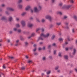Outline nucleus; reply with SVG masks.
I'll return each instance as SVG.
<instances>
[{
	"label": "nucleus",
	"mask_w": 77,
	"mask_h": 77,
	"mask_svg": "<svg viewBox=\"0 0 77 77\" xmlns=\"http://www.w3.org/2000/svg\"><path fill=\"white\" fill-rule=\"evenodd\" d=\"M59 56H60V57H61V53H59Z\"/></svg>",
	"instance_id": "35"
},
{
	"label": "nucleus",
	"mask_w": 77,
	"mask_h": 77,
	"mask_svg": "<svg viewBox=\"0 0 77 77\" xmlns=\"http://www.w3.org/2000/svg\"><path fill=\"white\" fill-rule=\"evenodd\" d=\"M51 72V71L50 70H49V71H48L46 73L48 75L49 74H50V73Z\"/></svg>",
	"instance_id": "14"
},
{
	"label": "nucleus",
	"mask_w": 77,
	"mask_h": 77,
	"mask_svg": "<svg viewBox=\"0 0 77 77\" xmlns=\"http://www.w3.org/2000/svg\"><path fill=\"white\" fill-rule=\"evenodd\" d=\"M25 44L26 45H27V44H28V43L27 42H25Z\"/></svg>",
	"instance_id": "44"
},
{
	"label": "nucleus",
	"mask_w": 77,
	"mask_h": 77,
	"mask_svg": "<svg viewBox=\"0 0 77 77\" xmlns=\"http://www.w3.org/2000/svg\"><path fill=\"white\" fill-rule=\"evenodd\" d=\"M75 71L77 72V69H75Z\"/></svg>",
	"instance_id": "64"
},
{
	"label": "nucleus",
	"mask_w": 77,
	"mask_h": 77,
	"mask_svg": "<svg viewBox=\"0 0 77 77\" xmlns=\"http://www.w3.org/2000/svg\"><path fill=\"white\" fill-rule=\"evenodd\" d=\"M25 57L26 58V59H28V58H29V57H28L27 55Z\"/></svg>",
	"instance_id": "48"
},
{
	"label": "nucleus",
	"mask_w": 77,
	"mask_h": 77,
	"mask_svg": "<svg viewBox=\"0 0 77 77\" xmlns=\"http://www.w3.org/2000/svg\"><path fill=\"white\" fill-rule=\"evenodd\" d=\"M42 49L41 48H38V50H39V51L41 50Z\"/></svg>",
	"instance_id": "52"
},
{
	"label": "nucleus",
	"mask_w": 77,
	"mask_h": 77,
	"mask_svg": "<svg viewBox=\"0 0 77 77\" xmlns=\"http://www.w3.org/2000/svg\"><path fill=\"white\" fill-rule=\"evenodd\" d=\"M17 30V29L16 28H14V31H16Z\"/></svg>",
	"instance_id": "37"
},
{
	"label": "nucleus",
	"mask_w": 77,
	"mask_h": 77,
	"mask_svg": "<svg viewBox=\"0 0 77 77\" xmlns=\"http://www.w3.org/2000/svg\"><path fill=\"white\" fill-rule=\"evenodd\" d=\"M45 18H46V19H48L50 21H51V17L49 16H46L45 17Z\"/></svg>",
	"instance_id": "3"
},
{
	"label": "nucleus",
	"mask_w": 77,
	"mask_h": 77,
	"mask_svg": "<svg viewBox=\"0 0 77 77\" xmlns=\"http://www.w3.org/2000/svg\"><path fill=\"white\" fill-rule=\"evenodd\" d=\"M74 18H75V20L77 21V17L76 16H74Z\"/></svg>",
	"instance_id": "23"
},
{
	"label": "nucleus",
	"mask_w": 77,
	"mask_h": 77,
	"mask_svg": "<svg viewBox=\"0 0 77 77\" xmlns=\"http://www.w3.org/2000/svg\"><path fill=\"white\" fill-rule=\"evenodd\" d=\"M16 19L17 21H18L19 20V18H16Z\"/></svg>",
	"instance_id": "50"
},
{
	"label": "nucleus",
	"mask_w": 77,
	"mask_h": 77,
	"mask_svg": "<svg viewBox=\"0 0 77 77\" xmlns=\"http://www.w3.org/2000/svg\"><path fill=\"white\" fill-rule=\"evenodd\" d=\"M56 24L57 25V26H59L61 24V23H60V22L57 23Z\"/></svg>",
	"instance_id": "17"
},
{
	"label": "nucleus",
	"mask_w": 77,
	"mask_h": 77,
	"mask_svg": "<svg viewBox=\"0 0 77 77\" xmlns=\"http://www.w3.org/2000/svg\"><path fill=\"white\" fill-rule=\"evenodd\" d=\"M56 45V44L55 43H53L52 45L53 46H55Z\"/></svg>",
	"instance_id": "49"
},
{
	"label": "nucleus",
	"mask_w": 77,
	"mask_h": 77,
	"mask_svg": "<svg viewBox=\"0 0 77 77\" xmlns=\"http://www.w3.org/2000/svg\"><path fill=\"white\" fill-rule=\"evenodd\" d=\"M8 57H9V58H10V59H14V57H13L9 56Z\"/></svg>",
	"instance_id": "22"
},
{
	"label": "nucleus",
	"mask_w": 77,
	"mask_h": 77,
	"mask_svg": "<svg viewBox=\"0 0 77 77\" xmlns=\"http://www.w3.org/2000/svg\"><path fill=\"white\" fill-rule=\"evenodd\" d=\"M67 41H70V40L69 39V38H67Z\"/></svg>",
	"instance_id": "61"
},
{
	"label": "nucleus",
	"mask_w": 77,
	"mask_h": 77,
	"mask_svg": "<svg viewBox=\"0 0 77 77\" xmlns=\"http://www.w3.org/2000/svg\"><path fill=\"white\" fill-rule=\"evenodd\" d=\"M18 42H19V40H17L16 41V43H18Z\"/></svg>",
	"instance_id": "46"
},
{
	"label": "nucleus",
	"mask_w": 77,
	"mask_h": 77,
	"mask_svg": "<svg viewBox=\"0 0 77 77\" xmlns=\"http://www.w3.org/2000/svg\"><path fill=\"white\" fill-rule=\"evenodd\" d=\"M57 72H60V70H58L57 71Z\"/></svg>",
	"instance_id": "63"
},
{
	"label": "nucleus",
	"mask_w": 77,
	"mask_h": 77,
	"mask_svg": "<svg viewBox=\"0 0 77 77\" xmlns=\"http://www.w3.org/2000/svg\"><path fill=\"white\" fill-rule=\"evenodd\" d=\"M58 14H60V15H62V13L60 12H58Z\"/></svg>",
	"instance_id": "27"
},
{
	"label": "nucleus",
	"mask_w": 77,
	"mask_h": 77,
	"mask_svg": "<svg viewBox=\"0 0 77 77\" xmlns=\"http://www.w3.org/2000/svg\"><path fill=\"white\" fill-rule=\"evenodd\" d=\"M70 8V6L69 5H65L62 8V9H68Z\"/></svg>",
	"instance_id": "2"
},
{
	"label": "nucleus",
	"mask_w": 77,
	"mask_h": 77,
	"mask_svg": "<svg viewBox=\"0 0 77 77\" xmlns=\"http://www.w3.org/2000/svg\"><path fill=\"white\" fill-rule=\"evenodd\" d=\"M66 42H65V44L66 45L67 44H68V43L67 42V40L66 39Z\"/></svg>",
	"instance_id": "26"
},
{
	"label": "nucleus",
	"mask_w": 77,
	"mask_h": 77,
	"mask_svg": "<svg viewBox=\"0 0 77 77\" xmlns=\"http://www.w3.org/2000/svg\"><path fill=\"white\" fill-rule=\"evenodd\" d=\"M33 51H35L36 50V48H35L34 49H33Z\"/></svg>",
	"instance_id": "36"
},
{
	"label": "nucleus",
	"mask_w": 77,
	"mask_h": 77,
	"mask_svg": "<svg viewBox=\"0 0 77 77\" xmlns=\"http://www.w3.org/2000/svg\"><path fill=\"white\" fill-rule=\"evenodd\" d=\"M30 8V6H28L25 8V10L26 11H28L29 10V9Z\"/></svg>",
	"instance_id": "7"
},
{
	"label": "nucleus",
	"mask_w": 77,
	"mask_h": 77,
	"mask_svg": "<svg viewBox=\"0 0 77 77\" xmlns=\"http://www.w3.org/2000/svg\"><path fill=\"white\" fill-rule=\"evenodd\" d=\"M52 3H54V0H52Z\"/></svg>",
	"instance_id": "58"
},
{
	"label": "nucleus",
	"mask_w": 77,
	"mask_h": 77,
	"mask_svg": "<svg viewBox=\"0 0 77 77\" xmlns=\"http://www.w3.org/2000/svg\"><path fill=\"white\" fill-rule=\"evenodd\" d=\"M40 28H38L36 29V32H38L39 30H40Z\"/></svg>",
	"instance_id": "20"
},
{
	"label": "nucleus",
	"mask_w": 77,
	"mask_h": 77,
	"mask_svg": "<svg viewBox=\"0 0 77 77\" xmlns=\"http://www.w3.org/2000/svg\"><path fill=\"white\" fill-rule=\"evenodd\" d=\"M59 68V66H57L55 67V70H57V69H58Z\"/></svg>",
	"instance_id": "9"
},
{
	"label": "nucleus",
	"mask_w": 77,
	"mask_h": 77,
	"mask_svg": "<svg viewBox=\"0 0 77 77\" xmlns=\"http://www.w3.org/2000/svg\"><path fill=\"white\" fill-rule=\"evenodd\" d=\"M70 2L72 3H74V1H73V0H71Z\"/></svg>",
	"instance_id": "33"
},
{
	"label": "nucleus",
	"mask_w": 77,
	"mask_h": 77,
	"mask_svg": "<svg viewBox=\"0 0 77 77\" xmlns=\"http://www.w3.org/2000/svg\"><path fill=\"white\" fill-rule=\"evenodd\" d=\"M22 2V0H19L18 3H21Z\"/></svg>",
	"instance_id": "30"
},
{
	"label": "nucleus",
	"mask_w": 77,
	"mask_h": 77,
	"mask_svg": "<svg viewBox=\"0 0 77 77\" xmlns=\"http://www.w3.org/2000/svg\"><path fill=\"white\" fill-rule=\"evenodd\" d=\"M64 58H65L66 59H68V56L65 55L64 56Z\"/></svg>",
	"instance_id": "16"
},
{
	"label": "nucleus",
	"mask_w": 77,
	"mask_h": 77,
	"mask_svg": "<svg viewBox=\"0 0 77 77\" xmlns=\"http://www.w3.org/2000/svg\"><path fill=\"white\" fill-rule=\"evenodd\" d=\"M59 40L60 41H63V39L61 38H59Z\"/></svg>",
	"instance_id": "18"
},
{
	"label": "nucleus",
	"mask_w": 77,
	"mask_h": 77,
	"mask_svg": "<svg viewBox=\"0 0 77 77\" xmlns=\"http://www.w3.org/2000/svg\"><path fill=\"white\" fill-rule=\"evenodd\" d=\"M6 18L5 17H2L1 18L2 20H6Z\"/></svg>",
	"instance_id": "11"
},
{
	"label": "nucleus",
	"mask_w": 77,
	"mask_h": 77,
	"mask_svg": "<svg viewBox=\"0 0 77 77\" xmlns=\"http://www.w3.org/2000/svg\"><path fill=\"white\" fill-rule=\"evenodd\" d=\"M68 48H66V51H68Z\"/></svg>",
	"instance_id": "56"
},
{
	"label": "nucleus",
	"mask_w": 77,
	"mask_h": 77,
	"mask_svg": "<svg viewBox=\"0 0 77 77\" xmlns=\"http://www.w3.org/2000/svg\"><path fill=\"white\" fill-rule=\"evenodd\" d=\"M7 9L8 11H14V9L11 8H7Z\"/></svg>",
	"instance_id": "6"
},
{
	"label": "nucleus",
	"mask_w": 77,
	"mask_h": 77,
	"mask_svg": "<svg viewBox=\"0 0 77 77\" xmlns=\"http://www.w3.org/2000/svg\"><path fill=\"white\" fill-rule=\"evenodd\" d=\"M56 51L54 50V54H56Z\"/></svg>",
	"instance_id": "39"
},
{
	"label": "nucleus",
	"mask_w": 77,
	"mask_h": 77,
	"mask_svg": "<svg viewBox=\"0 0 77 77\" xmlns=\"http://www.w3.org/2000/svg\"><path fill=\"white\" fill-rule=\"evenodd\" d=\"M46 59V58H45V57H43V58H42V60H45Z\"/></svg>",
	"instance_id": "15"
},
{
	"label": "nucleus",
	"mask_w": 77,
	"mask_h": 77,
	"mask_svg": "<svg viewBox=\"0 0 77 77\" xmlns=\"http://www.w3.org/2000/svg\"><path fill=\"white\" fill-rule=\"evenodd\" d=\"M35 33H32L31 34V36H35Z\"/></svg>",
	"instance_id": "24"
},
{
	"label": "nucleus",
	"mask_w": 77,
	"mask_h": 77,
	"mask_svg": "<svg viewBox=\"0 0 77 77\" xmlns=\"http://www.w3.org/2000/svg\"><path fill=\"white\" fill-rule=\"evenodd\" d=\"M10 34H11V33H12V31H10Z\"/></svg>",
	"instance_id": "57"
},
{
	"label": "nucleus",
	"mask_w": 77,
	"mask_h": 77,
	"mask_svg": "<svg viewBox=\"0 0 77 77\" xmlns=\"http://www.w3.org/2000/svg\"><path fill=\"white\" fill-rule=\"evenodd\" d=\"M34 54L35 55H36L38 54H37L36 53H34Z\"/></svg>",
	"instance_id": "60"
},
{
	"label": "nucleus",
	"mask_w": 77,
	"mask_h": 77,
	"mask_svg": "<svg viewBox=\"0 0 77 77\" xmlns=\"http://www.w3.org/2000/svg\"><path fill=\"white\" fill-rule=\"evenodd\" d=\"M32 60H29L28 61V63H32Z\"/></svg>",
	"instance_id": "34"
},
{
	"label": "nucleus",
	"mask_w": 77,
	"mask_h": 77,
	"mask_svg": "<svg viewBox=\"0 0 77 77\" xmlns=\"http://www.w3.org/2000/svg\"><path fill=\"white\" fill-rule=\"evenodd\" d=\"M49 35L50 34L48 33L47 34L45 35H44L43 33H42L40 35V37L38 38V41H38L39 40H42V41H43L44 38L48 37Z\"/></svg>",
	"instance_id": "1"
},
{
	"label": "nucleus",
	"mask_w": 77,
	"mask_h": 77,
	"mask_svg": "<svg viewBox=\"0 0 77 77\" xmlns=\"http://www.w3.org/2000/svg\"><path fill=\"white\" fill-rule=\"evenodd\" d=\"M51 47V45H49V46H48V48H50Z\"/></svg>",
	"instance_id": "43"
},
{
	"label": "nucleus",
	"mask_w": 77,
	"mask_h": 77,
	"mask_svg": "<svg viewBox=\"0 0 77 77\" xmlns=\"http://www.w3.org/2000/svg\"><path fill=\"white\" fill-rule=\"evenodd\" d=\"M37 21H38V22H39V19H37Z\"/></svg>",
	"instance_id": "54"
},
{
	"label": "nucleus",
	"mask_w": 77,
	"mask_h": 77,
	"mask_svg": "<svg viewBox=\"0 0 77 77\" xmlns=\"http://www.w3.org/2000/svg\"><path fill=\"white\" fill-rule=\"evenodd\" d=\"M3 68H4V69H5V68H6V67L5 66V65H3Z\"/></svg>",
	"instance_id": "40"
},
{
	"label": "nucleus",
	"mask_w": 77,
	"mask_h": 77,
	"mask_svg": "<svg viewBox=\"0 0 77 77\" xmlns=\"http://www.w3.org/2000/svg\"><path fill=\"white\" fill-rule=\"evenodd\" d=\"M19 8H22V5H19Z\"/></svg>",
	"instance_id": "31"
},
{
	"label": "nucleus",
	"mask_w": 77,
	"mask_h": 77,
	"mask_svg": "<svg viewBox=\"0 0 77 77\" xmlns=\"http://www.w3.org/2000/svg\"><path fill=\"white\" fill-rule=\"evenodd\" d=\"M54 38H55V36L54 35H53L51 38V39H54Z\"/></svg>",
	"instance_id": "19"
},
{
	"label": "nucleus",
	"mask_w": 77,
	"mask_h": 77,
	"mask_svg": "<svg viewBox=\"0 0 77 77\" xmlns=\"http://www.w3.org/2000/svg\"><path fill=\"white\" fill-rule=\"evenodd\" d=\"M65 25H68V23H65Z\"/></svg>",
	"instance_id": "62"
},
{
	"label": "nucleus",
	"mask_w": 77,
	"mask_h": 77,
	"mask_svg": "<svg viewBox=\"0 0 77 77\" xmlns=\"http://www.w3.org/2000/svg\"><path fill=\"white\" fill-rule=\"evenodd\" d=\"M41 30L42 32H44V29L43 28L41 29Z\"/></svg>",
	"instance_id": "38"
},
{
	"label": "nucleus",
	"mask_w": 77,
	"mask_h": 77,
	"mask_svg": "<svg viewBox=\"0 0 77 77\" xmlns=\"http://www.w3.org/2000/svg\"><path fill=\"white\" fill-rule=\"evenodd\" d=\"M21 24H22L23 27H24L26 26V23L25 21H22L21 22Z\"/></svg>",
	"instance_id": "5"
},
{
	"label": "nucleus",
	"mask_w": 77,
	"mask_h": 77,
	"mask_svg": "<svg viewBox=\"0 0 77 77\" xmlns=\"http://www.w3.org/2000/svg\"><path fill=\"white\" fill-rule=\"evenodd\" d=\"M26 14V12H23V13L22 14V16H23V15H25V14Z\"/></svg>",
	"instance_id": "25"
},
{
	"label": "nucleus",
	"mask_w": 77,
	"mask_h": 77,
	"mask_svg": "<svg viewBox=\"0 0 77 77\" xmlns=\"http://www.w3.org/2000/svg\"><path fill=\"white\" fill-rule=\"evenodd\" d=\"M43 50H45V47H43Z\"/></svg>",
	"instance_id": "51"
},
{
	"label": "nucleus",
	"mask_w": 77,
	"mask_h": 77,
	"mask_svg": "<svg viewBox=\"0 0 77 77\" xmlns=\"http://www.w3.org/2000/svg\"><path fill=\"white\" fill-rule=\"evenodd\" d=\"M76 50H75V49H73V55H74V54H75V51H76Z\"/></svg>",
	"instance_id": "10"
},
{
	"label": "nucleus",
	"mask_w": 77,
	"mask_h": 77,
	"mask_svg": "<svg viewBox=\"0 0 77 77\" xmlns=\"http://www.w3.org/2000/svg\"><path fill=\"white\" fill-rule=\"evenodd\" d=\"M21 69H22V70H24L25 69V68H24V67H22L21 68Z\"/></svg>",
	"instance_id": "32"
},
{
	"label": "nucleus",
	"mask_w": 77,
	"mask_h": 77,
	"mask_svg": "<svg viewBox=\"0 0 77 77\" xmlns=\"http://www.w3.org/2000/svg\"><path fill=\"white\" fill-rule=\"evenodd\" d=\"M34 11L35 12H39V10H38V8H37V7H35L34 8Z\"/></svg>",
	"instance_id": "4"
},
{
	"label": "nucleus",
	"mask_w": 77,
	"mask_h": 77,
	"mask_svg": "<svg viewBox=\"0 0 77 77\" xmlns=\"http://www.w3.org/2000/svg\"><path fill=\"white\" fill-rule=\"evenodd\" d=\"M28 26L29 27H32V26H33V24L31 23H28Z\"/></svg>",
	"instance_id": "8"
},
{
	"label": "nucleus",
	"mask_w": 77,
	"mask_h": 77,
	"mask_svg": "<svg viewBox=\"0 0 77 77\" xmlns=\"http://www.w3.org/2000/svg\"><path fill=\"white\" fill-rule=\"evenodd\" d=\"M16 26L17 27H20V25H19V24H17L16 25Z\"/></svg>",
	"instance_id": "12"
},
{
	"label": "nucleus",
	"mask_w": 77,
	"mask_h": 77,
	"mask_svg": "<svg viewBox=\"0 0 77 77\" xmlns=\"http://www.w3.org/2000/svg\"><path fill=\"white\" fill-rule=\"evenodd\" d=\"M42 23H44V22H45V20H44V19H42Z\"/></svg>",
	"instance_id": "29"
},
{
	"label": "nucleus",
	"mask_w": 77,
	"mask_h": 77,
	"mask_svg": "<svg viewBox=\"0 0 77 77\" xmlns=\"http://www.w3.org/2000/svg\"><path fill=\"white\" fill-rule=\"evenodd\" d=\"M17 31L18 32H21V30L20 29L18 30Z\"/></svg>",
	"instance_id": "41"
},
{
	"label": "nucleus",
	"mask_w": 77,
	"mask_h": 77,
	"mask_svg": "<svg viewBox=\"0 0 77 77\" xmlns=\"http://www.w3.org/2000/svg\"><path fill=\"white\" fill-rule=\"evenodd\" d=\"M62 3H61L59 4V6H62Z\"/></svg>",
	"instance_id": "28"
},
{
	"label": "nucleus",
	"mask_w": 77,
	"mask_h": 77,
	"mask_svg": "<svg viewBox=\"0 0 77 77\" xmlns=\"http://www.w3.org/2000/svg\"><path fill=\"white\" fill-rule=\"evenodd\" d=\"M31 11L32 13H33V10H32V9H31Z\"/></svg>",
	"instance_id": "59"
},
{
	"label": "nucleus",
	"mask_w": 77,
	"mask_h": 77,
	"mask_svg": "<svg viewBox=\"0 0 77 77\" xmlns=\"http://www.w3.org/2000/svg\"><path fill=\"white\" fill-rule=\"evenodd\" d=\"M36 44H35L34 45L33 47H36Z\"/></svg>",
	"instance_id": "55"
},
{
	"label": "nucleus",
	"mask_w": 77,
	"mask_h": 77,
	"mask_svg": "<svg viewBox=\"0 0 77 77\" xmlns=\"http://www.w3.org/2000/svg\"><path fill=\"white\" fill-rule=\"evenodd\" d=\"M49 58L50 59H51L52 58V57H51V56H50L49 57Z\"/></svg>",
	"instance_id": "53"
},
{
	"label": "nucleus",
	"mask_w": 77,
	"mask_h": 77,
	"mask_svg": "<svg viewBox=\"0 0 77 77\" xmlns=\"http://www.w3.org/2000/svg\"><path fill=\"white\" fill-rule=\"evenodd\" d=\"M5 6V5L4 4L2 5V7H4Z\"/></svg>",
	"instance_id": "42"
},
{
	"label": "nucleus",
	"mask_w": 77,
	"mask_h": 77,
	"mask_svg": "<svg viewBox=\"0 0 77 77\" xmlns=\"http://www.w3.org/2000/svg\"><path fill=\"white\" fill-rule=\"evenodd\" d=\"M41 8H42L41 7V6H38V8L39 10H41Z\"/></svg>",
	"instance_id": "21"
},
{
	"label": "nucleus",
	"mask_w": 77,
	"mask_h": 77,
	"mask_svg": "<svg viewBox=\"0 0 77 77\" xmlns=\"http://www.w3.org/2000/svg\"><path fill=\"white\" fill-rule=\"evenodd\" d=\"M72 32H73V33H74V29H73L72 30Z\"/></svg>",
	"instance_id": "47"
},
{
	"label": "nucleus",
	"mask_w": 77,
	"mask_h": 77,
	"mask_svg": "<svg viewBox=\"0 0 77 77\" xmlns=\"http://www.w3.org/2000/svg\"><path fill=\"white\" fill-rule=\"evenodd\" d=\"M9 21H12V18L11 17H10L9 18Z\"/></svg>",
	"instance_id": "13"
},
{
	"label": "nucleus",
	"mask_w": 77,
	"mask_h": 77,
	"mask_svg": "<svg viewBox=\"0 0 77 77\" xmlns=\"http://www.w3.org/2000/svg\"><path fill=\"white\" fill-rule=\"evenodd\" d=\"M66 18H67V17L66 16H65L64 17V19H66Z\"/></svg>",
	"instance_id": "45"
}]
</instances>
